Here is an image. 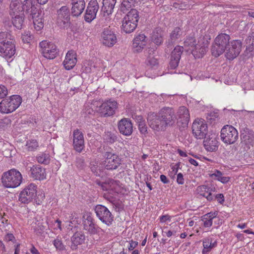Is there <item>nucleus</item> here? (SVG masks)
Returning a JSON list of instances; mask_svg holds the SVG:
<instances>
[{
	"instance_id": "obj_1",
	"label": "nucleus",
	"mask_w": 254,
	"mask_h": 254,
	"mask_svg": "<svg viewBox=\"0 0 254 254\" xmlns=\"http://www.w3.org/2000/svg\"><path fill=\"white\" fill-rule=\"evenodd\" d=\"M16 52L15 40L9 33H0V53L3 58L9 59Z\"/></svg>"
},
{
	"instance_id": "obj_2",
	"label": "nucleus",
	"mask_w": 254,
	"mask_h": 254,
	"mask_svg": "<svg viewBox=\"0 0 254 254\" xmlns=\"http://www.w3.org/2000/svg\"><path fill=\"white\" fill-rule=\"evenodd\" d=\"M230 37L225 33L219 34L214 39L211 47V52L213 56L217 57L222 54L228 47Z\"/></svg>"
},
{
	"instance_id": "obj_3",
	"label": "nucleus",
	"mask_w": 254,
	"mask_h": 254,
	"mask_svg": "<svg viewBox=\"0 0 254 254\" xmlns=\"http://www.w3.org/2000/svg\"><path fill=\"white\" fill-rule=\"evenodd\" d=\"M3 185L7 188H15L21 183L22 177L16 169H11L4 173L1 178Z\"/></svg>"
},
{
	"instance_id": "obj_4",
	"label": "nucleus",
	"mask_w": 254,
	"mask_h": 254,
	"mask_svg": "<svg viewBox=\"0 0 254 254\" xmlns=\"http://www.w3.org/2000/svg\"><path fill=\"white\" fill-rule=\"evenodd\" d=\"M139 20L138 11L132 8L122 20V28L126 33L132 32L136 28Z\"/></svg>"
},
{
	"instance_id": "obj_5",
	"label": "nucleus",
	"mask_w": 254,
	"mask_h": 254,
	"mask_svg": "<svg viewBox=\"0 0 254 254\" xmlns=\"http://www.w3.org/2000/svg\"><path fill=\"white\" fill-rule=\"evenodd\" d=\"M22 99L19 95H14L3 99L0 103V112L9 114L14 111L21 104Z\"/></svg>"
},
{
	"instance_id": "obj_6",
	"label": "nucleus",
	"mask_w": 254,
	"mask_h": 254,
	"mask_svg": "<svg viewBox=\"0 0 254 254\" xmlns=\"http://www.w3.org/2000/svg\"><path fill=\"white\" fill-rule=\"evenodd\" d=\"M94 210L97 217L105 225L109 227L114 221V216L109 209L103 205H97Z\"/></svg>"
},
{
	"instance_id": "obj_7",
	"label": "nucleus",
	"mask_w": 254,
	"mask_h": 254,
	"mask_svg": "<svg viewBox=\"0 0 254 254\" xmlns=\"http://www.w3.org/2000/svg\"><path fill=\"white\" fill-rule=\"evenodd\" d=\"M37 189V187L35 184H29L20 192L19 201L23 204H28L32 202L36 196Z\"/></svg>"
},
{
	"instance_id": "obj_8",
	"label": "nucleus",
	"mask_w": 254,
	"mask_h": 254,
	"mask_svg": "<svg viewBox=\"0 0 254 254\" xmlns=\"http://www.w3.org/2000/svg\"><path fill=\"white\" fill-rule=\"evenodd\" d=\"M220 136L224 143L233 144L238 138V132L232 126L227 125L221 129Z\"/></svg>"
},
{
	"instance_id": "obj_9",
	"label": "nucleus",
	"mask_w": 254,
	"mask_h": 254,
	"mask_svg": "<svg viewBox=\"0 0 254 254\" xmlns=\"http://www.w3.org/2000/svg\"><path fill=\"white\" fill-rule=\"evenodd\" d=\"M42 55L47 59H55L58 54L57 47L54 44L46 40L39 43Z\"/></svg>"
},
{
	"instance_id": "obj_10",
	"label": "nucleus",
	"mask_w": 254,
	"mask_h": 254,
	"mask_svg": "<svg viewBox=\"0 0 254 254\" xmlns=\"http://www.w3.org/2000/svg\"><path fill=\"white\" fill-rule=\"evenodd\" d=\"M118 108V103L115 100H109L103 103L99 107V112L102 116L107 117L113 116Z\"/></svg>"
},
{
	"instance_id": "obj_11",
	"label": "nucleus",
	"mask_w": 254,
	"mask_h": 254,
	"mask_svg": "<svg viewBox=\"0 0 254 254\" xmlns=\"http://www.w3.org/2000/svg\"><path fill=\"white\" fill-rule=\"evenodd\" d=\"M192 131L196 138L202 139L207 135V124L202 119L195 120L192 125Z\"/></svg>"
},
{
	"instance_id": "obj_12",
	"label": "nucleus",
	"mask_w": 254,
	"mask_h": 254,
	"mask_svg": "<svg viewBox=\"0 0 254 254\" xmlns=\"http://www.w3.org/2000/svg\"><path fill=\"white\" fill-rule=\"evenodd\" d=\"M147 121L150 127L157 131L164 130L167 127L158 114L151 113L148 114Z\"/></svg>"
},
{
	"instance_id": "obj_13",
	"label": "nucleus",
	"mask_w": 254,
	"mask_h": 254,
	"mask_svg": "<svg viewBox=\"0 0 254 254\" xmlns=\"http://www.w3.org/2000/svg\"><path fill=\"white\" fill-rule=\"evenodd\" d=\"M242 49V43L239 40H233L225 50V57L229 60H233L238 56Z\"/></svg>"
},
{
	"instance_id": "obj_14",
	"label": "nucleus",
	"mask_w": 254,
	"mask_h": 254,
	"mask_svg": "<svg viewBox=\"0 0 254 254\" xmlns=\"http://www.w3.org/2000/svg\"><path fill=\"white\" fill-rule=\"evenodd\" d=\"M105 156L104 166L107 170H115L121 164V159L116 154L106 152Z\"/></svg>"
},
{
	"instance_id": "obj_15",
	"label": "nucleus",
	"mask_w": 254,
	"mask_h": 254,
	"mask_svg": "<svg viewBox=\"0 0 254 254\" xmlns=\"http://www.w3.org/2000/svg\"><path fill=\"white\" fill-rule=\"evenodd\" d=\"M99 5L97 0H91L88 4L85 13L84 20L88 23H90L96 16L99 10Z\"/></svg>"
},
{
	"instance_id": "obj_16",
	"label": "nucleus",
	"mask_w": 254,
	"mask_h": 254,
	"mask_svg": "<svg viewBox=\"0 0 254 254\" xmlns=\"http://www.w3.org/2000/svg\"><path fill=\"white\" fill-rule=\"evenodd\" d=\"M69 9L67 6H63L57 10V23L61 26H65L70 23Z\"/></svg>"
},
{
	"instance_id": "obj_17",
	"label": "nucleus",
	"mask_w": 254,
	"mask_h": 254,
	"mask_svg": "<svg viewBox=\"0 0 254 254\" xmlns=\"http://www.w3.org/2000/svg\"><path fill=\"white\" fill-rule=\"evenodd\" d=\"M163 121L166 127L174 124L176 117L172 108L166 107L162 109L158 113Z\"/></svg>"
},
{
	"instance_id": "obj_18",
	"label": "nucleus",
	"mask_w": 254,
	"mask_h": 254,
	"mask_svg": "<svg viewBox=\"0 0 254 254\" xmlns=\"http://www.w3.org/2000/svg\"><path fill=\"white\" fill-rule=\"evenodd\" d=\"M73 146L75 151L79 153L84 148L83 134L78 129L74 130L73 133Z\"/></svg>"
},
{
	"instance_id": "obj_19",
	"label": "nucleus",
	"mask_w": 254,
	"mask_h": 254,
	"mask_svg": "<svg viewBox=\"0 0 254 254\" xmlns=\"http://www.w3.org/2000/svg\"><path fill=\"white\" fill-rule=\"evenodd\" d=\"M178 123L183 128L188 127L190 121V113L186 107L182 106L179 108L177 112Z\"/></svg>"
},
{
	"instance_id": "obj_20",
	"label": "nucleus",
	"mask_w": 254,
	"mask_h": 254,
	"mask_svg": "<svg viewBox=\"0 0 254 254\" xmlns=\"http://www.w3.org/2000/svg\"><path fill=\"white\" fill-rule=\"evenodd\" d=\"M240 135L241 143L248 145H253L254 143V132L247 127L243 128Z\"/></svg>"
},
{
	"instance_id": "obj_21",
	"label": "nucleus",
	"mask_w": 254,
	"mask_h": 254,
	"mask_svg": "<svg viewBox=\"0 0 254 254\" xmlns=\"http://www.w3.org/2000/svg\"><path fill=\"white\" fill-rule=\"evenodd\" d=\"M118 127L120 132L124 135L129 136L132 133V124L128 119L124 118L119 121Z\"/></svg>"
},
{
	"instance_id": "obj_22",
	"label": "nucleus",
	"mask_w": 254,
	"mask_h": 254,
	"mask_svg": "<svg viewBox=\"0 0 254 254\" xmlns=\"http://www.w3.org/2000/svg\"><path fill=\"white\" fill-rule=\"evenodd\" d=\"M183 50V47L177 46L172 52L169 63V66L171 69H175L178 66Z\"/></svg>"
},
{
	"instance_id": "obj_23",
	"label": "nucleus",
	"mask_w": 254,
	"mask_h": 254,
	"mask_svg": "<svg viewBox=\"0 0 254 254\" xmlns=\"http://www.w3.org/2000/svg\"><path fill=\"white\" fill-rule=\"evenodd\" d=\"M102 43L103 45L111 47L117 42V38L114 32L109 28H105L102 33Z\"/></svg>"
},
{
	"instance_id": "obj_24",
	"label": "nucleus",
	"mask_w": 254,
	"mask_h": 254,
	"mask_svg": "<svg viewBox=\"0 0 254 254\" xmlns=\"http://www.w3.org/2000/svg\"><path fill=\"white\" fill-rule=\"evenodd\" d=\"M22 4V12L29 14L30 16L36 17L37 13L39 12V9L35 4L34 0H25Z\"/></svg>"
},
{
	"instance_id": "obj_25",
	"label": "nucleus",
	"mask_w": 254,
	"mask_h": 254,
	"mask_svg": "<svg viewBox=\"0 0 254 254\" xmlns=\"http://www.w3.org/2000/svg\"><path fill=\"white\" fill-rule=\"evenodd\" d=\"M71 14L73 17H78L83 12L85 7L84 0H71Z\"/></svg>"
},
{
	"instance_id": "obj_26",
	"label": "nucleus",
	"mask_w": 254,
	"mask_h": 254,
	"mask_svg": "<svg viewBox=\"0 0 254 254\" xmlns=\"http://www.w3.org/2000/svg\"><path fill=\"white\" fill-rule=\"evenodd\" d=\"M204 138L203 144L205 148L208 151H215L218 148V141L215 134H211L206 136Z\"/></svg>"
},
{
	"instance_id": "obj_27",
	"label": "nucleus",
	"mask_w": 254,
	"mask_h": 254,
	"mask_svg": "<svg viewBox=\"0 0 254 254\" xmlns=\"http://www.w3.org/2000/svg\"><path fill=\"white\" fill-rule=\"evenodd\" d=\"M84 229L87 231L91 234H97L99 227L94 222L93 218L89 214H87L83 222Z\"/></svg>"
},
{
	"instance_id": "obj_28",
	"label": "nucleus",
	"mask_w": 254,
	"mask_h": 254,
	"mask_svg": "<svg viewBox=\"0 0 254 254\" xmlns=\"http://www.w3.org/2000/svg\"><path fill=\"white\" fill-rule=\"evenodd\" d=\"M76 56V54L74 51H69L67 53L63 62V64L66 70H70L74 67L77 62Z\"/></svg>"
},
{
	"instance_id": "obj_29",
	"label": "nucleus",
	"mask_w": 254,
	"mask_h": 254,
	"mask_svg": "<svg viewBox=\"0 0 254 254\" xmlns=\"http://www.w3.org/2000/svg\"><path fill=\"white\" fill-rule=\"evenodd\" d=\"M147 44L146 37L144 34H139L133 40L132 48L134 52H141Z\"/></svg>"
},
{
	"instance_id": "obj_30",
	"label": "nucleus",
	"mask_w": 254,
	"mask_h": 254,
	"mask_svg": "<svg viewBox=\"0 0 254 254\" xmlns=\"http://www.w3.org/2000/svg\"><path fill=\"white\" fill-rule=\"evenodd\" d=\"M117 0H103L101 12L104 16L111 15L114 11Z\"/></svg>"
},
{
	"instance_id": "obj_31",
	"label": "nucleus",
	"mask_w": 254,
	"mask_h": 254,
	"mask_svg": "<svg viewBox=\"0 0 254 254\" xmlns=\"http://www.w3.org/2000/svg\"><path fill=\"white\" fill-rule=\"evenodd\" d=\"M31 177L35 180H43L46 179L45 169L39 165H33L30 169Z\"/></svg>"
},
{
	"instance_id": "obj_32",
	"label": "nucleus",
	"mask_w": 254,
	"mask_h": 254,
	"mask_svg": "<svg viewBox=\"0 0 254 254\" xmlns=\"http://www.w3.org/2000/svg\"><path fill=\"white\" fill-rule=\"evenodd\" d=\"M85 236L82 232H76L71 238L70 248L72 250L77 249V246L82 244L85 241Z\"/></svg>"
},
{
	"instance_id": "obj_33",
	"label": "nucleus",
	"mask_w": 254,
	"mask_h": 254,
	"mask_svg": "<svg viewBox=\"0 0 254 254\" xmlns=\"http://www.w3.org/2000/svg\"><path fill=\"white\" fill-rule=\"evenodd\" d=\"M22 12L21 0H11L9 5V14L11 16L20 14Z\"/></svg>"
},
{
	"instance_id": "obj_34",
	"label": "nucleus",
	"mask_w": 254,
	"mask_h": 254,
	"mask_svg": "<svg viewBox=\"0 0 254 254\" xmlns=\"http://www.w3.org/2000/svg\"><path fill=\"white\" fill-rule=\"evenodd\" d=\"M182 34L181 30L180 27H175L170 33L169 38L166 42V45L168 47H171L180 38Z\"/></svg>"
},
{
	"instance_id": "obj_35",
	"label": "nucleus",
	"mask_w": 254,
	"mask_h": 254,
	"mask_svg": "<svg viewBox=\"0 0 254 254\" xmlns=\"http://www.w3.org/2000/svg\"><path fill=\"white\" fill-rule=\"evenodd\" d=\"M191 53L195 59L202 58L207 51V47L204 45H201L197 44V45L193 49H190Z\"/></svg>"
},
{
	"instance_id": "obj_36",
	"label": "nucleus",
	"mask_w": 254,
	"mask_h": 254,
	"mask_svg": "<svg viewBox=\"0 0 254 254\" xmlns=\"http://www.w3.org/2000/svg\"><path fill=\"white\" fill-rule=\"evenodd\" d=\"M164 32L160 28H156L152 34V41L156 45H160L163 42Z\"/></svg>"
},
{
	"instance_id": "obj_37",
	"label": "nucleus",
	"mask_w": 254,
	"mask_h": 254,
	"mask_svg": "<svg viewBox=\"0 0 254 254\" xmlns=\"http://www.w3.org/2000/svg\"><path fill=\"white\" fill-rule=\"evenodd\" d=\"M12 17V23L16 28L18 29H21L24 23V14L23 12H21L20 14H16Z\"/></svg>"
},
{
	"instance_id": "obj_38",
	"label": "nucleus",
	"mask_w": 254,
	"mask_h": 254,
	"mask_svg": "<svg viewBox=\"0 0 254 254\" xmlns=\"http://www.w3.org/2000/svg\"><path fill=\"white\" fill-rule=\"evenodd\" d=\"M37 15L36 17H34L33 15L31 17H29V18H31L33 20L35 29L39 31L43 27L44 24L41 13L39 12L37 13Z\"/></svg>"
},
{
	"instance_id": "obj_39",
	"label": "nucleus",
	"mask_w": 254,
	"mask_h": 254,
	"mask_svg": "<svg viewBox=\"0 0 254 254\" xmlns=\"http://www.w3.org/2000/svg\"><path fill=\"white\" fill-rule=\"evenodd\" d=\"M104 139L107 143L113 144L118 139V133H114L111 131H107L105 132L104 136Z\"/></svg>"
},
{
	"instance_id": "obj_40",
	"label": "nucleus",
	"mask_w": 254,
	"mask_h": 254,
	"mask_svg": "<svg viewBox=\"0 0 254 254\" xmlns=\"http://www.w3.org/2000/svg\"><path fill=\"white\" fill-rule=\"evenodd\" d=\"M216 245V243H212V241L209 239L206 238L203 241V246L204 249L202 250L203 254H206L209 252L213 248L215 247Z\"/></svg>"
},
{
	"instance_id": "obj_41",
	"label": "nucleus",
	"mask_w": 254,
	"mask_h": 254,
	"mask_svg": "<svg viewBox=\"0 0 254 254\" xmlns=\"http://www.w3.org/2000/svg\"><path fill=\"white\" fill-rule=\"evenodd\" d=\"M136 0H123L121 6V10L125 13L129 8L134 6Z\"/></svg>"
},
{
	"instance_id": "obj_42",
	"label": "nucleus",
	"mask_w": 254,
	"mask_h": 254,
	"mask_svg": "<svg viewBox=\"0 0 254 254\" xmlns=\"http://www.w3.org/2000/svg\"><path fill=\"white\" fill-rule=\"evenodd\" d=\"M211 177H215L216 179L223 184L227 183L230 180L229 177L223 176L222 172L217 170H216L214 173L211 175Z\"/></svg>"
},
{
	"instance_id": "obj_43",
	"label": "nucleus",
	"mask_w": 254,
	"mask_h": 254,
	"mask_svg": "<svg viewBox=\"0 0 254 254\" xmlns=\"http://www.w3.org/2000/svg\"><path fill=\"white\" fill-rule=\"evenodd\" d=\"M36 158L39 163L47 165L50 163V159L48 154L43 153L39 154Z\"/></svg>"
},
{
	"instance_id": "obj_44",
	"label": "nucleus",
	"mask_w": 254,
	"mask_h": 254,
	"mask_svg": "<svg viewBox=\"0 0 254 254\" xmlns=\"http://www.w3.org/2000/svg\"><path fill=\"white\" fill-rule=\"evenodd\" d=\"M138 129L140 133L142 134L146 135L147 133V127L145 124L144 120H142L141 116H138Z\"/></svg>"
},
{
	"instance_id": "obj_45",
	"label": "nucleus",
	"mask_w": 254,
	"mask_h": 254,
	"mask_svg": "<svg viewBox=\"0 0 254 254\" xmlns=\"http://www.w3.org/2000/svg\"><path fill=\"white\" fill-rule=\"evenodd\" d=\"M26 146L29 151H34L39 146L38 143L35 139L29 140L26 142Z\"/></svg>"
},
{
	"instance_id": "obj_46",
	"label": "nucleus",
	"mask_w": 254,
	"mask_h": 254,
	"mask_svg": "<svg viewBox=\"0 0 254 254\" xmlns=\"http://www.w3.org/2000/svg\"><path fill=\"white\" fill-rule=\"evenodd\" d=\"M196 45L195 39L193 36L187 37L184 42L185 46L190 47L192 48V49L194 48Z\"/></svg>"
},
{
	"instance_id": "obj_47",
	"label": "nucleus",
	"mask_w": 254,
	"mask_h": 254,
	"mask_svg": "<svg viewBox=\"0 0 254 254\" xmlns=\"http://www.w3.org/2000/svg\"><path fill=\"white\" fill-rule=\"evenodd\" d=\"M201 189L204 190V192L203 193H201L200 194L203 196L206 197L208 200H212L213 199V195L212 193L208 191L209 189L206 187V186H202L201 187Z\"/></svg>"
},
{
	"instance_id": "obj_48",
	"label": "nucleus",
	"mask_w": 254,
	"mask_h": 254,
	"mask_svg": "<svg viewBox=\"0 0 254 254\" xmlns=\"http://www.w3.org/2000/svg\"><path fill=\"white\" fill-rule=\"evenodd\" d=\"M208 216L207 215H204L201 217V220L203 222V225L205 227H210L212 225V219Z\"/></svg>"
},
{
	"instance_id": "obj_49",
	"label": "nucleus",
	"mask_w": 254,
	"mask_h": 254,
	"mask_svg": "<svg viewBox=\"0 0 254 254\" xmlns=\"http://www.w3.org/2000/svg\"><path fill=\"white\" fill-rule=\"evenodd\" d=\"M53 245L56 249L59 251H63L65 249V246L62 243L61 240L56 239L53 241Z\"/></svg>"
},
{
	"instance_id": "obj_50",
	"label": "nucleus",
	"mask_w": 254,
	"mask_h": 254,
	"mask_svg": "<svg viewBox=\"0 0 254 254\" xmlns=\"http://www.w3.org/2000/svg\"><path fill=\"white\" fill-rule=\"evenodd\" d=\"M91 171L96 176H102L103 174V172L101 171L100 168L95 165L92 166L91 167Z\"/></svg>"
},
{
	"instance_id": "obj_51",
	"label": "nucleus",
	"mask_w": 254,
	"mask_h": 254,
	"mask_svg": "<svg viewBox=\"0 0 254 254\" xmlns=\"http://www.w3.org/2000/svg\"><path fill=\"white\" fill-rule=\"evenodd\" d=\"M218 117V115L217 113L211 112L208 114L206 117V119L208 121H209L210 123H212L213 121L215 120Z\"/></svg>"
},
{
	"instance_id": "obj_52",
	"label": "nucleus",
	"mask_w": 254,
	"mask_h": 254,
	"mask_svg": "<svg viewBox=\"0 0 254 254\" xmlns=\"http://www.w3.org/2000/svg\"><path fill=\"white\" fill-rule=\"evenodd\" d=\"M246 41L250 47L254 45V32L251 33L246 38Z\"/></svg>"
},
{
	"instance_id": "obj_53",
	"label": "nucleus",
	"mask_w": 254,
	"mask_h": 254,
	"mask_svg": "<svg viewBox=\"0 0 254 254\" xmlns=\"http://www.w3.org/2000/svg\"><path fill=\"white\" fill-rule=\"evenodd\" d=\"M7 94V89L4 86L0 85V98H3Z\"/></svg>"
},
{
	"instance_id": "obj_54",
	"label": "nucleus",
	"mask_w": 254,
	"mask_h": 254,
	"mask_svg": "<svg viewBox=\"0 0 254 254\" xmlns=\"http://www.w3.org/2000/svg\"><path fill=\"white\" fill-rule=\"evenodd\" d=\"M138 245V242L134 241L132 240L129 242V246H127L129 251L133 250Z\"/></svg>"
},
{
	"instance_id": "obj_55",
	"label": "nucleus",
	"mask_w": 254,
	"mask_h": 254,
	"mask_svg": "<svg viewBox=\"0 0 254 254\" xmlns=\"http://www.w3.org/2000/svg\"><path fill=\"white\" fill-rule=\"evenodd\" d=\"M148 63L151 66H155L158 64L157 60L153 57L149 56L148 58Z\"/></svg>"
},
{
	"instance_id": "obj_56",
	"label": "nucleus",
	"mask_w": 254,
	"mask_h": 254,
	"mask_svg": "<svg viewBox=\"0 0 254 254\" xmlns=\"http://www.w3.org/2000/svg\"><path fill=\"white\" fill-rule=\"evenodd\" d=\"M177 182L180 185H183L184 183L183 175L181 173H180L177 175Z\"/></svg>"
},
{
	"instance_id": "obj_57",
	"label": "nucleus",
	"mask_w": 254,
	"mask_h": 254,
	"mask_svg": "<svg viewBox=\"0 0 254 254\" xmlns=\"http://www.w3.org/2000/svg\"><path fill=\"white\" fill-rule=\"evenodd\" d=\"M215 198L217 201L221 204H222L224 201V197L223 194L219 193L215 195Z\"/></svg>"
},
{
	"instance_id": "obj_58",
	"label": "nucleus",
	"mask_w": 254,
	"mask_h": 254,
	"mask_svg": "<svg viewBox=\"0 0 254 254\" xmlns=\"http://www.w3.org/2000/svg\"><path fill=\"white\" fill-rule=\"evenodd\" d=\"M84 160L82 158H77L76 159V166L79 168H82L84 166Z\"/></svg>"
},
{
	"instance_id": "obj_59",
	"label": "nucleus",
	"mask_w": 254,
	"mask_h": 254,
	"mask_svg": "<svg viewBox=\"0 0 254 254\" xmlns=\"http://www.w3.org/2000/svg\"><path fill=\"white\" fill-rule=\"evenodd\" d=\"M5 239L7 242L13 241L15 239V237L12 234H7L5 236Z\"/></svg>"
},
{
	"instance_id": "obj_60",
	"label": "nucleus",
	"mask_w": 254,
	"mask_h": 254,
	"mask_svg": "<svg viewBox=\"0 0 254 254\" xmlns=\"http://www.w3.org/2000/svg\"><path fill=\"white\" fill-rule=\"evenodd\" d=\"M160 178L161 182L164 184H168L170 182L169 179L164 175H161Z\"/></svg>"
},
{
	"instance_id": "obj_61",
	"label": "nucleus",
	"mask_w": 254,
	"mask_h": 254,
	"mask_svg": "<svg viewBox=\"0 0 254 254\" xmlns=\"http://www.w3.org/2000/svg\"><path fill=\"white\" fill-rule=\"evenodd\" d=\"M170 217L168 215H162L160 217V220L161 222H165L167 220H170Z\"/></svg>"
},
{
	"instance_id": "obj_62",
	"label": "nucleus",
	"mask_w": 254,
	"mask_h": 254,
	"mask_svg": "<svg viewBox=\"0 0 254 254\" xmlns=\"http://www.w3.org/2000/svg\"><path fill=\"white\" fill-rule=\"evenodd\" d=\"M217 214L218 212L217 211H215L214 212H210L209 213L206 214L205 215L209 216H208V217L211 218V219L213 220V219H214L217 216Z\"/></svg>"
},
{
	"instance_id": "obj_63",
	"label": "nucleus",
	"mask_w": 254,
	"mask_h": 254,
	"mask_svg": "<svg viewBox=\"0 0 254 254\" xmlns=\"http://www.w3.org/2000/svg\"><path fill=\"white\" fill-rule=\"evenodd\" d=\"M30 251L32 254H40L38 251L37 250V249L34 246H32Z\"/></svg>"
},
{
	"instance_id": "obj_64",
	"label": "nucleus",
	"mask_w": 254,
	"mask_h": 254,
	"mask_svg": "<svg viewBox=\"0 0 254 254\" xmlns=\"http://www.w3.org/2000/svg\"><path fill=\"white\" fill-rule=\"evenodd\" d=\"M173 7L175 8H178L179 9H183V5L182 3H179L178 2H174L173 5Z\"/></svg>"
}]
</instances>
